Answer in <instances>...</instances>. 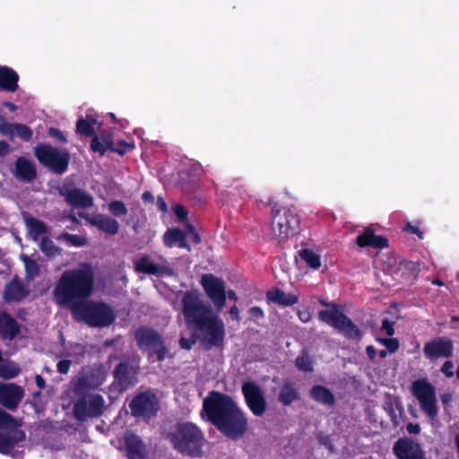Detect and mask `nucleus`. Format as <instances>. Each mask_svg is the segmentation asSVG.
<instances>
[{
	"label": "nucleus",
	"mask_w": 459,
	"mask_h": 459,
	"mask_svg": "<svg viewBox=\"0 0 459 459\" xmlns=\"http://www.w3.org/2000/svg\"><path fill=\"white\" fill-rule=\"evenodd\" d=\"M406 430L408 431V433L410 434H419L420 431V427L419 424H415V423H412V422H410L406 425Z\"/></svg>",
	"instance_id": "61"
},
{
	"label": "nucleus",
	"mask_w": 459,
	"mask_h": 459,
	"mask_svg": "<svg viewBox=\"0 0 459 459\" xmlns=\"http://www.w3.org/2000/svg\"><path fill=\"white\" fill-rule=\"evenodd\" d=\"M173 447L184 456L201 457L205 437L203 431L194 423L178 422L169 433Z\"/></svg>",
	"instance_id": "4"
},
{
	"label": "nucleus",
	"mask_w": 459,
	"mask_h": 459,
	"mask_svg": "<svg viewBox=\"0 0 459 459\" xmlns=\"http://www.w3.org/2000/svg\"><path fill=\"white\" fill-rule=\"evenodd\" d=\"M108 211L115 217L126 216L128 212L126 205L120 200L111 201L108 204Z\"/></svg>",
	"instance_id": "42"
},
{
	"label": "nucleus",
	"mask_w": 459,
	"mask_h": 459,
	"mask_svg": "<svg viewBox=\"0 0 459 459\" xmlns=\"http://www.w3.org/2000/svg\"><path fill=\"white\" fill-rule=\"evenodd\" d=\"M333 309H322L318 312L320 321L329 325L346 339L359 341L362 338V332L342 311L333 302Z\"/></svg>",
	"instance_id": "9"
},
{
	"label": "nucleus",
	"mask_w": 459,
	"mask_h": 459,
	"mask_svg": "<svg viewBox=\"0 0 459 459\" xmlns=\"http://www.w3.org/2000/svg\"><path fill=\"white\" fill-rule=\"evenodd\" d=\"M104 403L102 395L98 394L91 395L88 401L85 398L80 399L74 404V414L79 420L86 416L99 417L102 414Z\"/></svg>",
	"instance_id": "19"
},
{
	"label": "nucleus",
	"mask_w": 459,
	"mask_h": 459,
	"mask_svg": "<svg viewBox=\"0 0 459 459\" xmlns=\"http://www.w3.org/2000/svg\"><path fill=\"white\" fill-rule=\"evenodd\" d=\"M25 439L24 431L12 429L6 431H0V453L9 455L15 446Z\"/></svg>",
	"instance_id": "27"
},
{
	"label": "nucleus",
	"mask_w": 459,
	"mask_h": 459,
	"mask_svg": "<svg viewBox=\"0 0 459 459\" xmlns=\"http://www.w3.org/2000/svg\"><path fill=\"white\" fill-rule=\"evenodd\" d=\"M57 239L65 240L69 244V246L77 247H83L88 242V239L85 237L70 234L67 232H64V233L60 234L58 236Z\"/></svg>",
	"instance_id": "40"
},
{
	"label": "nucleus",
	"mask_w": 459,
	"mask_h": 459,
	"mask_svg": "<svg viewBox=\"0 0 459 459\" xmlns=\"http://www.w3.org/2000/svg\"><path fill=\"white\" fill-rule=\"evenodd\" d=\"M186 233L179 228L169 229L163 236V242L165 246L172 247L176 244H178L179 247L190 250V247L186 243Z\"/></svg>",
	"instance_id": "33"
},
{
	"label": "nucleus",
	"mask_w": 459,
	"mask_h": 459,
	"mask_svg": "<svg viewBox=\"0 0 459 459\" xmlns=\"http://www.w3.org/2000/svg\"><path fill=\"white\" fill-rule=\"evenodd\" d=\"M297 316L299 317V319L303 322V323H307L311 320L312 318V315L311 313L305 309V310H299L298 313H297Z\"/></svg>",
	"instance_id": "58"
},
{
	"label": "nucleus",
	"mask_w": 459,
	"mask_h": 459,
	"mask_svg": "<svg viewBox=\"0 0 459 459\" xmlns=\"http://www.w3.org/2000/svg\"><path fill=\"white\" fill-rule=\"evenodd\" d=\"M411 393L420 409L430 420H434L438 413L435 386L427 378L417 379L411 383Z\"/></svg>",
	"instance_id": "11"
},
{
	"label": "nucleus",
	"mask_w": 459,
	"mask_h": 459,
	"mask_svg": "<svg viewBox=\"0 0 459 459\" xmlns=\"http://www.w3.org/2000/svg\"><path fill=\"white\" fill-rule=\"evenodd\" d=\"M203 411L208 420L226 437L238 440L244 437L248 421L236 402L230 395L211 391L204 399Z\"/></svg>",
	"instance_id": "1"
},
{
	"label": "nucleus",
	"mask_w": 459,
	"mask_h": 459,
	"mask_svg": "<svg viewBox=\"0 0 459 459\" xmlns=\"http://www.w3.org/2000/svg\"><path fill=\"white\" fill-rule=\"evenodd\" d=\"M79 215L83 218L87 223L96 227L105 234L115 236L118 233L119 223L116 219L110 216L102 213H79Z\"/></svg>",
	"instance_id": "21"
},
{
	"label": "nucleus",
	"mask_w": 459,
	"mask_h": 459,
	"mask_svg": "<svg viewBox=\"0 0 459 459\" xmlns=\"http://www.w3.org/2000/svg\"><path fill=\"white\" fill-rule=\"evenodd\" d=\"M248 314L250 315L251 318H253V319L258 320V319H264V312L258 306L251 307L248 309Z\"/></svg>",
	"instance_id": "53"
},
{
	"label": "nucleus",
	"mask_w": 459,
	"mask_h": 459,
	"mask_svg": "<svg viewBox=\"0 0 459 459\" xmlns=\"http://www.w3.org/2000/svg\"><path fill=\"white\" fill-rule=\"evenodd\" d=\"M24 396V390L14 383H0V404L4 408L14 411Z\"/></svg>",
	"instance_id": "20"
},
{
	"label": "nucleus",
	"mask_w": 459,
	"mask_h": 459,
	"mask_svg": "<svg viewBox=\"0 0 459 459\" xmlns=\"http://www.w3.org/2000/svg\"><path fill=\"white\" fill-rule=\"evenodd\" d=\"M71 313L74 320L84 322L91 327H108L116 320L114 309L103 301L87 299L78 302L74 305Z\"/></svg>",
	"instance_id": "5"
},
{
	"label": "nucleus",
	"mask_w": 459,
	"mask_h": 459,
	"mask_svg": "<svg viewBox=\"0 0 459 459\" xmlns=\"http://www.w3.org/2000/svg\"><path fill=\"white\" fill-rule=\"evenodd\" d=\"M383 408L392 420L396 418V411H403V405L400 399L391 394H385Z\"/></svg>",
	"instance_id": "36"
},
{
	"label": "nucleus",
	"mask_w": 459,
	"mask_h": 459,
	"mask_svg": "<svg viewBox=\"0 0 459 459\" xmlns=\"http://www.w3.org/2000/svg\"><path fill=\"white\" fill-rule=\"evenodd\" d=\"M201 285L214 306L222 309L226 303L225 281L212 273H204L201 278Z\"/></svg>",
	"instance_id": "14"
},
{
	"label": "nucleus",
	"mask_w": 459,
	"mask_h": 459,
	"mask_svg": "<svg viewBox=\"0 0 459 459\" xmlns=\"http://www.w3.org/2000/svg\"><path fill=\"white\" fill-rule=\"evenodd\" d=\"M14 134L19 136L22 140L28 142L31 139L33 132L30 126L24 124L15 123Z\"/></svg>",
	"instance_id": "43"
},
{
	"label": "nucleus",
	"mask_w": 459,
	"mask_h": 459,
	"mask_svg": "<svg viewBox=\"0 0 459 459\" xmlns=\"http://www.w3.org/2000/svg\"><path fill=\"white\" fill-rule=\"evenodd\" d=\"M76 133L86 137H94L96 135L93 126L89 120L78 119L76 122Z\"/></svg>",
	"instance_id": "41"
},
{
	"label": "nucleus",
	"mask_w": 459,
	"mask_h": 459,
	"mask_svg": "<svg viewBox=\"0 0 459 459\" xmlns=\"http://www.w3.org/2000/svg\"><path fill=\"white\" fill-rule=\"evenodd\" d=\"M58 194L65 203L74 208L89 209L94 205V199L85 190L76 187L74 182L65 181L58 188Z\"/></svg>",
	"instance_id": "12"
},
{
	"label": "nucleus",
	"mask_w": 459,
	"mask_h": 459,
	"mask_svg": "<svg viewBox=\"0 0 459 459\" xmlns=\"http://www.w3.org/2000/svg\"><path fill=\"white\" fill-rule=\"evenodd\" d=\"M356 243L361 248L384 249L389 246L388 238L382 235H376L375 230L370 227H367L361 234L357 236Z\"/></svg>",
	"instance_id": "24"
},
{
	"label": "nucleus",
	"mask_w": 459,
	"mask_h": 459,
	"mask_svg": "<svg viewBox=\"0 0 459 459\" xmlns=\"http://www.w3.org/2000/svg\"><path fill=\"white\" fill-rule=\"evenodd\" d=\"M23 261L25 264L26 273L29 276L33 278L39 273V266L35 260L24 255Z\"/></svg>",
	"instance_id": "44"
},
{
	"label": "nucleus",
	"mask_w": 459,
	"mask_h": 459,
	"mask_svg": "<svg viewBox=\"0 0 459 459\" xmlns=\"http://www.w3.org/2000/svg\"><path fill=\"white\" fill-rule=\"evenodd\" d=\"M267 204L272 207V232L277 238L286 240L299 232L300 217L294 207H279L273 198Z\"/></svg>",
	"instance_id": "6"
},
{
	"label": "nucleus",
	"mask_w": 459,
	"mask_h": 459,
	"mask_svg": "<svg viewBox=\"0 0 459 459\" xmlns=\"http://www.w3.org/2000/svg\"><path fill=\"white\" fill-rule=\"evenodd\" d=\"M25 224L33 240H38L39 236L48 232V227L46 223L37 218H25Z\"/></svg>",
	"instance_id": "35"
},
{
	"label": "nucleus",
	"mask_w": 459,
	"mask_h": 459,
	"mask_svg": "<svg viewBox=\"0 0 459 459\" xmlns=\"http://www.w3.org/2000/svg\"><path fill=\"white\" fill-rule=\"evenodd\" d=\"M114 143L113 134L108 130H101L99 135L96 134L91 139V150L103 156L108 150L111 152Z\"/></svg>",
	"instance_id": "29"
},
{
	"label": "nucleus",
	"mask_w": 459,
	"mask_h": 459,
	"mask_svg": "<svg viewBox=\"0 0 459 459\" xmlns=\"http://www.w3.org/2000/svg\"><path fill=\"white\" fill-rule=\"evenodd\" d=\"M94 273L91 267L65 270L53 290L56 303L61 307H72L78 302H84L92 294Z\"/></svg>",
	"instance_id": "3"
},
{
	"label": "nucleus",
	"mask_w": 459,
	"mask_h": 459,
	"mask_svg": "<svg viewBox=\"0 0 459 459\" xmlns=\"http://www.w3.org/2000/svg\"><path fill=\"white\" fill-rule=\"evenodd\" d=\"M385 350L390 353H394L399 349V341L395 338H389L385 343Z\"/></svg>",
	"instance_id": "56"
},
{
	"label": "nucleus",
	"mask_w": 459,
	"mask_h": 459,
	"mask_svg": "<svg viewBox=\"0 0 459 459\" xmlns=\"http://www.w3.org/2000/svg\"><path fill=\"white\" fill-rule=\"evenodd\" d=\"M21 333L18 321L8 312H0V336L4 341H13Z\"/></svg>",
	"instance_id": "26"
},
{
	"label": "nucleus",
	"mask_w": 459,
	"mask_h": 459,
	"mask_svg": "<svg viewBox=\"0 0 459 459\" xmlns=\"http://www.w3.org/2000/svg\"><path fill=\"white\" fill-rule=\"evenodd\" d=\"M266 299L279 306L289 307L299 302V296L292 293H285L282 290L273 287L266 291Z\"/></svg>",
	"instance_id": "32"
},
{
	"label": "nucleus",
	"mask_w": 459,
	"mask_h": 459,
	"mask_svg": "<svg viewBox=\"0 0 459 459\" xmlns=\"http://www.w3.org/2000/svg\"><path fill=\"white\" fill-rule=\"evenodd\" d=\"M139 367L129 359L121 360L114 368V384L120 391H126L138 382Z\"/></svg>",
	"instance_id": "13"
},
{
	"label": "nucleus",
	"mask_w": 459,
	"mask_h": 459,
	"mask_svg": "<svg viewBox=\"0 0 459 459\" xmlns=\"http://www.w3.org/2000/svg\"><path fill=\"white\" fill-rule=\"evenodd\" d=\"M72 365L70 359H61L56 364V369L61 374H67Z\"/></svg>",
	"instance_id": "54"
},
{
	"label": "nucleus",
	"mask_w": 459,
	"mask_h": 459,
	"mask_svg": "<svg viewBox=\"0 0 459 459\" xmlns=\"http://www.w3.org/2000/svg\"><path fill=\"white\" fill-rule=\"evenodd\" d=\"M454 363L451 360H446L444 362V364L441 367V372L446 377H452L454 376Z\"/></svg>",
	"instance_id": "57"
},
{
	"label": "nucleus",
	"mask_w": 459,
	"mask_h": 459,
	"mask_svg": "<svg viewBox=\"0 0 459 459\" xmlns=\"http://www.w3.org/2000/svg\"><path fill=\"white\" fill-rule=\"evenodd\" d=\"M310 397L324 405L333 407L335 404V397L332 391L321 385H315L309 391Z\"/></svg>",
	"instance_id": "34"
},
{
	"label": "nucleus",
	"mask_w": 459,
	"mask_h": 459,
	"mask_svg": "<svg viewBox=\"0 0 459 459\" xmlns=\"http://www.w3.org/2000/svg\"><path fill=\"white\" fill-rule=\"evenodd\" d=\"M278 402L283 406H290L300 399V394L296 385L290 379H284L279 389Z\"/></svg>",
	"instance_id": "28"
},
{
	"label": "nucleus",
	"mask_w": 459,
	"mask_h": 459,
	"mask_svg": "<svg viewBox=\"0 0 459 459\" xmlns=\"http://www.w3.org/2000/svg\"><path fill=\"white\" fill-rule=\"evenodd\" d=\"M173 211L180 221H184L187 219L188 212L182 204H176L173 207Z\"/></svg>",
	"instance_id": "51"
},
{
	"label": "nucleus",
	"mask_w": 459,
	"mask_h": 459,
	"mask_svg": "<svg viewBox=\"0 0 459 459\" xmlns=\"http://www.w3.org/2000/svg\"><path fill=\"white\" fill-rule=\"evenodd\" d=\"M48 136L55 138L56 140V142H58L59 143L65 144V143H67V142H68L66 136L58 128L49 127L48 129Z\"/></svg>",
	"instance_id": "46"
},
{
	"label": "nucleus",
	"mask_w": 459,
	"mask_h": 459,
	"mask_svg": "<svg viewBox=\"0 0 459 459\" xmlns=\"http://www.w3.org/2000/svg\"><path fill=\"white\" fill-rule=\"evenodd\" d=\"M15 123H3L0 125V134L3 135L13 136L14 134Z\"/></svg>",
	"instance_id": "52"
},
{
	"label": "nucleus",
	"mask_w": 459,
	"mask_h": 459,
	"mask_svg": "<svg viewBox=\"0 0 459 459\" xmlns=\"http://www.w3.org/2000/svg\"><path fill=\"white\" fill-rule=\"evenodd\" d=\"M134 337L138 348L146 351L149 359L155 356L157 361H163L169 357V350L164 338L153 327L140 326L134 331Z\"/></svg>",
	"instance_id": "7"
},
{
	"label": "nucleus",
	"mask_w": 459,
	"mask_h": 459,
	"mask_svg": "<svg viewBox=\"0 0 459 459\" xmlns=\"http://www.w3.org/2000/svg\"><path fill=\"white\" fill-rule=\"evenodd\" d=\"M39 249L43 254L48 257H55L62 253V249L56 246V244L48 237H43L39 243Z\"/></svg>",
	"instance_id": "38"
},
{
	"label": "nucleus",
	"mask_w": 459,
	"mask_h": 459,
	"mask_svg": "<svg viewBox=\"0 0 459 459\" xmlns=\"http://www.w3.org/2000/svg\"><path fill=\"white\" fill-rule=\"evenodd\" d=\"M128 407L133 417L148 422L157 416L160 411V400L154 392L146 390L134 395Z\"/></svg>",
	"instance_id": "10"
},
{
	"label": "nucleus",
	"mask_w": 459,
	"mask_h": 459,
	"mask_svg": "<svg viewBox=\"0 0 459 459\" xmlns=\"http://www.w3.org/2000/svg\"><path fill=\"white\" fill-rule=\"evenodd\" d=\"M232 319L238 321L239 320V311L236 305H233L229 311Z\"/></svg>",
	"instance_id": "64"
},
{
	"label": "nucleus",
	"mask_w": 459,
	"mask_h": 459,
	"mask_svg": "<svg viewBox=\"0 0 459 459\" xmlns=\"http://www.w3.org/2000/svg\"><path fill=\"white\" fill-rule=\"evenodd\" d=\"M299 256L304 260L307 266L316 270L321 266V257L319 255L308 248H303L299 252Z\"/></svg>",
	"instance_id": "37"
},
{
	"label": "nucleus",
	"mask_w": 459,
	"mask_h": 459,
	"mask_svg": "<svg viewBox=\"0 0 459 459\" xmlns=\"http://www.w3.org/2000/svg\"><path fill=\"white\" fill-rule=\"evenodd\" d=\"M157 208L163 213L168 212V205L165 199L159 195L156 200Z\"/></svg>",
	"instance_id": "59"
},
{
	"label": "nucleus",
	"mask_w": 459,
	"mask_h": 459,
	"mask_svg": "<svg viewBox=\"0 0 459 459\" xmlns=\"http://www.w3.org/2000/svg\"><path fill=\"white\" fill-rule=\"evenodd\" d=\"M30 289L26 286L18 275H15L9 281L4 290L3 298L5 302H21L30 295Z\"/></svg>",
	"instance_id": "22"
},
{
	"label": "nucleus",
	"mask_w": 459,
	"mask_h": 459,
	"mask_svg": "<svg viewBox=\"0 0 459 459\" xmlns=\"http://www.w3.org/2000/svg\"><path fill=\"white\" fill-rule=\"evenodd\" d=\"M196 342V336L193 334L190 338L181 337L179 345L182 349L190 350Z\"/></svg>",
	"instance_id": "50"
},
{
	"label": "nucleus",
	"mask_w": 459,
	"mask_h": 459,
	"mask_svg": "<svg viewBox=\"0 0 459 459\" xmlns=\"http://www.w3.org/2000/svg\"><path fill=\"white\" fill-rule=\"evenodd\" d=\"M142 199L144 204H153L154 195L150 191H144L142 195Z\"/></svg>",
	"instance_id": "62"
},
{
	"label": "nucleus",
	"mask_w": 459,
	"mask_h": 459,
	"mask_svg": "<svg viewBox=\"0 0 459 459\" xmlns=\"http://www.w3.org/2000/svg\"><path fill=\"white\" fill-rule=\"evenodd\" d=\"M366 354L370 360H374L376 358L377 351L372 345H368L366 347Z\"/></svg>",
	"instance_id": "63"
},
{
	"label": "nucleus",
	"mask_w": 459,
	"mask_h": 459,
	"mask_svg": "<svg viewBox=\"0 0 459 459\" xmlns=\"http://www.w3.org/2000/svg\"><path fill=\"white\" fill-rule=\"evenodd\" d=\"M14 421L15 419L10 413L0 409V428H4L13 424Z\"/></svg>",
	"instance_id": "48"
},
{
	"label": "nucleus",
	"mask_w": 459,
	"mask_h": 459,
	"mask_svg": "<svg viewBox=\"0 0 459 459\" xmlns=\"http://www.w3.org/2000/svg\"><path fill=\"white\" fill-rule=\"evenodd\" d=\"M295 367L303 372H312L314 369L313 359L309 356L307 351L302 352L295 359Z\"/></svg>",
	"instance_id": "39"
},
{
	"label": "nucleus",
	"mask_w": 459,
	"mask_h": 459,
	"mask_svg": "<svg viewBox=\"0 0 459 459\" xmlns=\"http://www.w3.org/2000/svg\"><path fill=\"white\" fill-rule=\"evenodd\" d=\"M186 230L188 231V234L190 235L191 240L195 244L201 243V238L198 232L196 231L195 228L192 224L186 223Z\"/></svg>",
	"instance_id": "55"
},
{
	"label": "nucleus",
	"mask_w": 459,
	"mask_h": 459,
	"mask_svg": "<svg viewBox=\"0 0 459 459\" xmlns=\"http://www.w3.org/2000/svg\"><path fill=\"white\" fill-rule=\"evenodd\" d=\"M13 177L21 182H32L37 178L35 163L25 157H18L14 162Z\"/></svg>",
	"instance_id": "25"
},
{
	"label": "nucleus",
	"mask_w": 459,
	"mask_h": 459,
	"mask_svg": "<svg viewBox=\"0 0 459 459\" xmlns=\"http://www.w3.org/2000/svg\"><path fill=\"white\" fill-rule=\"evenodd\" d=\"M397 459H427L421 445L411 437H400L393 446Z\"/></svg>",
	"instance_id": "17"
},
{
	"label": "nucleus",
	"mask_w": 459,
	"mask_h": 459,
	"mask_svg": "<svg viewBox=\"0 0 459 459\" xmlns=\"http://www.w3.org/2000/svg\"><path fill=\"white\" fill-rule=\"evenodd\" d=\"M19 74L13 68L0 65V90L15 92L18 88Z\"/></svg>",
	"instance_id": "31"
},
{
	"label": "nucleus",
	"mask_w": 459,
	"mask_h": 459,
	"mask_svg": "<svg viewBox=\"0 0 459 459\" xmlns=\"http://www.w3.org/2000/svg\"><path fill=\"white\" fill-rule=\"evenodd\" d=\"M394 325L395 323L394 321L384 318L382 320L381 330L384 331L387 336L392 337L395 333Z\"/></svg>",
	"instance_id": "47"
},
{
	"label": "nucleus",
	"mask_w": 459,
	"mask_h": 459,
	"mask_svg": "<svg viewBox=\"0 0 459 459\" xmlns=\"http://www.w3.org/2000/svg\"><path fill=\"white\" fill-rule=\"evenodd\" d=\"M11 152V146L10 144L4 141H0V158L4 157Z\"/></svg>",
	"instance_id": "60"
},
{
	"label": "nucleus",
	"mask_w": 459,
	"mask_h": 459,
	"mask_svg": "<svg viewBox=\"0 0 459 459\" xmlns=\"http://www.w3.org/2000/svg\"><path fill=\"white\" fill-rule=\"evenodd\" d=\"M134 148V143H129L124 140L118 141L117 143H114V147H112L111 152H116L119 155H124L127 152L131 151Z\"/></svg>",
	"instance_id": "45"
},
{
	"label": "nucleus",
	"mask_w": 459,
	"mask_h": 459,
	"mask_svg": "<svg viewBox=\"0 0 459 459\" xmlns=\"http://www.w3.org/2000/svg\"><path fill=\"white\" fill-rule=\"evenodd\" d=\"M317 440L320 445L324 446L325 448L328 449L329 452L333 453V445L329 436L324 435L323 433H319L317 436Z\"/></svg>",
	"instance_id": "49"
},
{
	"label": "nucleus",
	"mask_w": 459,
	"mask_h": 459,
	"mask_svg": "<svg viewBox=\"0 0 459 459\" xmlns=\"http://www.w3.org/2000/svg\"><path fill=\"white\" fill-rule=\"evenodd\" d=\"M127 459H147L145 445L136 435H131L125 440Z\"/></svg>",
	"instance_id": "30"
},
{
	"label": "nucleus",
	"mask_w": 459,
	"mask_h": 459,
	"mask_svg": "<svg viewBox=\"0 0 459 459\" xmlns=\"http://www.w3.org/2000/svg\"><path fill=\"white\" fill-rule=\"evenodd\" d=\"M34 155L43 167L56 175H63L67 171L71 160L66 149H59L48 143L35 146Z\"/></svg>",
	"instance_id": "8"
},
{
	"label": "nucleus",
	"mask_w": 459,
	"mask_h": 459,
	"mask_svg": "<svg viewBox=\"0 0 459 459\" xmlns=\"http://www.w3.org/2000/svg\"><path fill=\"white\" fill-rule=\"evenodd\" d=\"M183 315L189 328L202 333L206 350L222 348L225 340V325L221 319L213 315L210 307L205 306L194 293L187 291L183 299Z\"/></svg>",
	"instance_id": "2"
},
{
	"label": "nucleus",
	"mask_w": 459,
	"mask_h": 459,
	"mask_svg": "<svg viewBox=\"0 0 459 459\" xmlns=\"http://www.w3.org/2000/svg\"><path fill=\"white\" fill-rule=\"evenodd\" d=\"M107 377L105 367L102 364H95L83 372V375L76 382L74 390L83 393L98 389L105 382Z\"/></svg>",
	"instance_id": "15"
},
{
	"label": "nucleus",
	"mask_w": 459,
	"mask_h": 459,
	"mask_svg": "<svg viewBox=\"0 0 459 459\" xmlns=\"http://www.w3.org/2000/svg\"><path fill=\"white\" fill-rule=\"evenodd\" d=\"M134 270L137 273L157 276H171L174 273L170 267L154 264L148 255H143L135 261Z\"/></svg>",
	"instance_id": "23"
},
{
	"label": "nucleus",
	"mask_w": 459,
	"mask_h": 459,
	"mask_svg": "<svg viewBox=\"0 0 459 459\" xmlns=\"http://www.w3.org/2000/svg\"><path fill=\"white\" fill-rule=\"evenodd\" d=\"M242 393L252 413L257 417L263 416L267 403L261 388L254 382H246L242 385Z\"/></svg>",
	"instance_id": "16"
},
{
	"label": "nucleus",
	"mask_w": 459,
	"mask_h": 459,
	"mask_svg": "<svg viewBox=\"0 0 459 459\" xmlns=\"http://www.w3.org/2000/svg\"><path fill=\"white\" fill-rule=\"evenodd\" d=\"M454 344L446 337H437L425 342L423 346L424 356L431 361L453 356Z\"/></svg>",
	"instance_id": "18"
}]
</instances>
